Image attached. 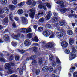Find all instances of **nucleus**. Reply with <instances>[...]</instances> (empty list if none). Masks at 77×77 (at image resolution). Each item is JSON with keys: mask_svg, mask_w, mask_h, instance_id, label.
Listing matches in <instances>:
<instances>
[{"mask_svg": "<svg viewBox=\"0 0 77 77\" xmlns=\"http://www.w3.org/2000/svg\"><path fill=\"white\" fill-rule=\"evenodd\" d=\"M15 64L14 63H11L10 64L9 63H6L4 66V67L6 69L8 70L7 73L8 74H12L13 72H14V71L11 70V66H14Z\"/></svg>", "mask_w": 77, "mask_h": 77, "instance_id": "nucleus-1", "label": "nucleus"}, {"mask_svg": "<svg viewBox=\"0 0 77 77\" xmlns=\"http://www.w3.org/2000/svg\"><path fill=\"white\" fill-rule=\"evenodd\" d=\"M58 23H56L55 25H53L52 26L50 24H47L45 25V26L47 28H49V29H54L56 27L55 29L56 30H61V32H64V30L62 29L61 30V29L58 26Z\"/></svg>", "mask_w": 77, "mask_h": 77, "instance_id": "nucleus-2", "label": "nucleus"}, {"mask_svg": "<svg viewBox=\"0 0 77 77\" xmlns=\"http://www.w3.org/2000/svg\"><path fill=\"white\" fill-rule=\"evenodd\" d=\"M43 35L44 36L46 37H48L50 36V34H51V35L49 37V38H53L54 37V33L53 32L51 31V32H50V31L48 30H46L43 32Z\"/></svg>", "mask_w": 77, "mask_h": 77, "instance_id": "nucleus-3", "label": "nucleus"}, {"mask_svg": "<svg viewBox=\"0 0 77 77\" xmlns=\"http://www.w3.org/2000/svg\"><path fill=\"white\" fill-rule=\"evenodd\" d=\"M72 51L69 57V59L70 60L74 59V58L77 57V55L75 53V52H76V49H75V47H72Z\"/></svg>", "mask_w": 77, "mask_h": 77, "instance_id": "nucleus-4", "label": "nucleus"}, {"mask_svg": "<svg viewBox=\"0 0 77 77\" xmlns=\"http://www.w3.org/2000/svg\"><path fill=\"white\" fill-rule=\"evenodd\" d=\"M20 31L21 33H30L32 32V29L30 28H22L20 29Z\"/></svg>", "mask_w": 77, "mask_h": 77, "instance_id": "nucleus-5", "label": "nucleus"}, {"mask_svg": "<svg viewBox=\"0 0 77 77\" xmlns=\"http://www.w3.org/2000/svg\"><path fill=\"white\" fill-rule=\"evenodd\" d=\"M9 12V8L7 7H4L3 8V10H0V14H2L4 13L5 15L8 14V13Z\"/></svg>", "mask_w": 77, "mask_h": 77, "instance_id": "nucleus-6", "label": "nucleus"}, {"mask_svg": "<svg viewBox=\"0 0 77 77\" xmlns=\"http://www.w3.org/2000/svg\"><path fill=\"white\" fill-rule=\"evenodd\" d=\"M29 11L31 12L29 14V15L31 18H34L35 14V8H32V9H30Z\"/></svg>", "mask_w": 77, "mask_h": 77, "instance_id": "nucleus-7", "label": "nucleus"}, {"mask_svg": "<svg viewBox=\"0 0 77 77\" xmlns=\"http://www.w3.org/2000/svg\"><path fill=\"white\" fill-rule=\"evenodd\" d=\"M21 19L22 20V24L23 25H26L28 23V20L27 18L24 17H21Z\"/></svg>", "mask_w": 77, "mask_h": 77, "instance_id": "nucleus-8", "label": "nucleus"}, {"mask_svg": "<svg viewBox=\"0 0 77 77\" xmlns=\"http://www.w3.org/2000/svg\"><path fill=\"white\" fill-rule=\"evenodd\" d=\"M63 34V33L61 32H57L56 33V35L58 38H62V37H64V36L66 35V33L64 32Z\"/></svg>", "mask_w": 77, "mask_h": 77, "instance_id": "nucleus-9", "label": "nucleus"}, {"mask_svg": "<svg viewBox=\"0 0 77 77\" xmlns=\"http://www.w3.org/2000/svg\"><path fill=\"white\" fill-rule=\"evenodd\" d=\"M68 44L66 41H64L61 42V46L62 48H66L68 47Z\"/></svg>", "mask_w": 77, "mask_h": 77, "instance_id": "nucleus-10", "label": "nucleus"}, {"mask_svg": "<svg viewBox=\"0 0 77 77\" xmlns=\"http://www.w3.org/2000/svg\"><path fill=\"white\" fill-rule=\"evenodd\" d=\"M38 3L40 4L38 6V8L39 9H42V8H43L44 9L45 11H47V8H46V7L43 5L42 3V2H41V1L38 2Z\"/></svg>", "mask_w": 77, "mask_h": 77, "instance_id": "nucleus-11", "label": "nucleus"}, {"mask_svg": "<svg viewBox=\"0 0 77 77\" xmlns=\"http://www.w3.org/2000/svg\"><path fill=\"white\" fill-rule=\"evenodd\" d=\"M54 45V43L50 42L46 44L45 47L46 48H50L51 47H53Z\"/></svg>", "mask_w": 77, "mask_h": 77, "instance_id": "nucleus-12", "label": "nucleus"}, {"mask_svg": "<svg viewBox=\"0 0 77 77\" xmlns=\"http://www.w3.org/2000/svg\"><path fill=\"white\" fill-rule=\"evenodd\" d=\"M44 14V12L42 11H39L38 14H37L35 16V18L36 19H39V17H40V15H43Z\"/></svg>", "mask_w": 77, "mask_h": 77, "instance_id": "nucleus-13", "label": "nucleus"}, {"mask_svg": "<svg viewBox=\"0 0 77 77\" xmlns=\"http://www.w3.org/2000/svg\"><path fill=\"white\" fill-rule=\"evenodd\" d=\"M56 3H57V4H59L60 5L61 8H65V7L64 5V3L63 1H58Z\"/></svg>", "mask_w": 77, "mask_h": 77, "instance_id": "nucleus-14", "label": "nucleus"}, {"mask_svg": "<svg viewBox=\"0 0 77 77\" xmlns=\"http://www.w3.org/2000/svg\"><path fill=\"white\" fill-rule=\"evenodd\" d=\"M75 67H71L70 69V72L69 73V77H71L72 76V74L74 72V70L75 69Z\"/></svg>", "mask_w": 77, "mask_h": 77, "instance_id": "nucleus-15", "label": "nucleus"}, {"mask_svg": "<svg viewBox=\"0 0 77 77\" xmlns=\"http://www.w3.org/2000/svg\"><path fill=\"white\" fill-rule=\"evenodd\" d=\"M9 22V19L8 17H5L3 20V24L6 26L8 25Z\"/></svg>", "mask_w": 77, "mask_h": 77, "instance_id": "nucleus-16", "label": "nucleus"}, {"mask_svg": "<svg viewBox=\"0 0 77 77\" xmlns=\"http://www.w3.org/2000/svg\"><path fill=\"white\" fill-rule=\"evenodd\" d=\"M52 15L51 12V11L49 12L46 17V20H49L50 19V17H51Z\"/></svg>", "mask_w": 77, "mask_h": 77, "instance_id": "nucleus-17", "label": "nucleus"}, {"mask_svg": "<svg viewBox=\"0 0 77 77\" xmlns=\"http://www.w3.org/2000/svg\"><path fill=\"white\" fill-rule=\"evenodd\" d=\"M24 44L26 46H29L30 45V41L29 40H26L24 42Z\"/></svg>", "mask_w": 77, "mask_h": 77, "instance_id": "nucleus-18", "label": "nucleus"}, {"mask_svg": "<svg viewBox=\"0 0 77 77\" xmlns=\"http://www.w3.org/2000/svg\"><path fill=\"white\" fill-rule=\"evenodd\" d=\"M36 56L35 55H32L31 56L30 58L28 57L26 59V60L28 61L30 59H36Z\"/></svg>", "mask_w": 77, "mask_h": 77, "instance_id": "nucleus-19", "label": "nucleus"}, {"mask_svg": "<svg viewBox=\"0 0 77 77\" xmlns=\"http://www.w3.org/2000/svg\"><path fill=\"white\" fill-rule=\"evenodd\" d=\"M3 38L5 41H8V39H9V36L5 34L4 35Z\"/></svg>", "mask_w": 77, "mask_h": 77, "instance_id": "nucleus-20", "label": "nucleus"}, {"mask_svg": "<svg viewBox=\"0 0 77 77\" xmlns=\"http://www.w3.org/2000/svg\"><path fill=\"white\" fill-rule=\"evenodd\" d=\"M24 5H25V2L23 1L19 4L18 6H19V7H23Z\"/></svg>", "mask_w": 77, "mask_h": 77, "instance_id": "nucleus-21", "label": "nucleus"}, {"mask_svg": "<svg viewBox=\"0 0 77 77\" xmlns=\"http://www.w3.org/2000/svg\"><path fill=\"white\" fill-rule=\"evenodd\" d=\"M17 13L19 15H21L23 13V10L22 9H19L17 11Z\"/></svg>", "mask_w": 77, "mask_h": 77, "instance_id": "nucleus-22", "label": "nucleus"}, {"mask_svg": "<svg viewBox=\"0 0 77 77\" xmlns=\"http://www.w3.org/2000/svg\"><path fill=\"white\" fill-rule=\"evenodd\" d=\"M69 42L70 45H72L74 42V40L73 39L70 38L69 40Z\"/></svg>", "mask_w": 77, "mask_h": 77, "instance_id": "nucleus-23", "label": "nucleus"}, {"mask_svg": "<svg viewBox=\"0 0 77 77\" xmlns=\"http://www.w3.org/2000/svg\"><path fill=\"white\" fill-rule=\"evenodd\" d=\"M67 33L69 35H72L73 34V32L71 30H69L67 32Z\"/></svg>", "mask_w": 77, "mask_h": 77, "instance_id": "nucleus-24", "label": "nucleus"}, {"mask_svg": "<svg viewBox=\"0 0 77 77\" xmlns=\"http://www.w3.org/2000/svg\"><path fill=\"white\" fill-rule=\"evenodd\" d=\"M68 16L70 18H72V17H74H74H75L76 18L77 17V15H74L72 14H70L68 15Z\"/></svg>", "mask_w": 77, "mask_h": 77, "instance_id": "nucleus-25", "label": "nucleus"}, {"mask_svg": "<svg viewBox=\"0 0 77 77\" xmlns=\"http://www.w3.org/2000/svg\"><path fill=\"white\" fill-rule=\"evenodd\" d=\"M32 39L34 41H35V42H38V41H39L38 38V37L36 36H35Z\"/></svg>", "mask_w": 77, "mask_h": 77, "instance_id": "nucleus-26", "label": "nucleus"}, {"mask_svg": "<svg viewBox=\"0 0 77 77\" xmlns=\"http://www.w3.org/2000/svg\"><path fill=\"white\" fill-rule=\"evenodd\" d=\"M46 5V6H47L48 9H51V5H50V3H47L46 4H44V5Z\"/></svg>", "mask_w": 77, "mask_h": 77, "instance_id": "nucleus-27", "label": "nucleus"}, {"mask_svg": "<svg viewBox=\"0 0 77 77\" xmlns=\"http://www.w3.org/2000/svg\"><path fill=\"white\" fill-rule=\"evenodd\" d=\"M46 5V6H47L48 9H51V5H50V3H47L46 4H44V5Z\"/></svg>", "mask_w": 77, "mask_h": 77, "instance_id": "nucleus-28", "label": "nucleus"}, {"mask_svg": "<svg viewBox=\"0 0 77 77\" xmlns=\"http://www.w3.org/2000/svg\"><path fill=\"white\" fill-rule=\"evenodd\" d=\"M7 3V0H0V3L2 4H6Z\"/></svg>", "mask_w": 77, "mask_h": 77, "instance_id": "nucleus-29", "label": "nucleus"}, {"mask_svg": "<svg viewBox=\"0 0 77 77\" xmlns=\"http://www.w3.org/2000/svg\"><path fill=\"white\" fill-rule=\"evenodd\" d=\"M64 52L66 54H68L70 53V50L69 49H66L65 50Z\"/></svg>", "mask_w": 77, "mask_h": 77, "instance_id": "nucleus-30", "label": "nucleus"}, {"mask_svg": "<svg viewBox=\"0 0 77 77\" xmlns=\"http://www.w3.org/2000/svg\"><path fill=\"white\" fill-rule=\"evenodd\" d=\"M58 20V18L56 17H54L52 18V21L53 23H55Z\"/></svg>", "mask_w": 77, "mask_h": 77, "instance_id": "nucleus-31", "label": "nucleus"}, {"mask_svg": "<svg viewBox=\"0 0 77 77\" xmlns=\"http://www.w3.org/2000/svg\"><path fill=\"white\" fill-rule=\"evenodd\" d=\"M66 11H67V10L65 8L60 10V12H63V13L66 12Z\"/></svg>", "mask_w": 77, "mask_h": 77, "instance_id": "nucleus-32", "label": "nucleus"}, {"mask_svg": "<svg viewBox=\"0 0 77 77\" xmlns=\"http://www.w3.org/2000/svg\"><path fill=\"white\" fill-rule=\"evenodd\" d=\"M42 63V58L38 59V63L41 65Z\"/></svg>", "mask_w": 77, "mask_h": 77, "instance_id": "nucleus-33", "label": "nucleus"}, {"mask_svg": "<svg viewBox=\"0 0 77 77\" xmlns=\"http://www.w3.org/2000/svg\"><path fill=\"white\" fill-rule=\"evenodd\" d=\"M9 8L11 10H14L15 8V7L14 5H10Z\"/></svg>", "mask_w": 77, "mask_h": 77, "instance_id": "nucleus-34", "label": "nucleus"}, {"mask_svg": "<svg viewBox=\"0 0 77 77\" xmlns=\"http://www.w3.org/2000/svg\"><path fill=\"white\" fill-rule=\"evenodd\" d=\"M49 59L51 61H53L54 60V57L52 55H49Z\"/></svg>", "mask_w": 77, "mask_h": 77, "instance_id": "nucleus-35", "label": "nucleus"}, {"mask_svg": "<svg viewBox=\"0 0 77 77\" xmlns=\"http://www.w3.org/2000/svg\"><path fill=\"white\" fill-rule=\"evenodd\" d=\"M53 70V68L52 67H49L48 68V71H49V72H51Z\"/></svg>", "mask_w": 77, "mask_h": 77, "instance_id": "nucleus-36", "label": "nucleus"}, {"mask_svg": "<svg viewBox=\"0 0 77 77\" xmlns=\"http://www.w3.org/2000/svg\"><path fill=\"white\" fill-rule=\"evenodd\" d=\"M59 24L61 26H63L64 25V21H61L59 22Z\"/></svg>", "mask_w": 77, "mask_h": 77, "instance_id": "nucleus-37", "label": "nucleus"}, {"mask_svg": "<svg viewBox=\"0 0 77 77\" xmlns=\"http://www.w3.org/2000/svg\"><path fill=\"white\" fill-rule=\"evenodd\" d=\"M42 70L44 72H47V71L48 70V67L47 66L43 67L42 69Z\"/></svg>", "mask_w": 77, "mask_h": 77, "instance_id": "nucleus-38", "label": "nucleus"}, {"mask_svg": "<svg viewBox=\"0 0 77 77\" xmlns=\"http://www.w3.org/2000/svg\"><path fill=\"white\" fill-rule=\"evenodd\" d=\"M20 36L21 34H19L18 35H15L14 36L15 38L16 39H17V40H18L19 37H20Z\"/></svg>", "mask_w": 77, "mask_h": 77, "instance_id": "nucleus-39", "label": "nucleus"}, {"mask_svg": "<svg viewBox=\"0 0 77 77\" xmlns=\"http://www.w3.org/2000/svg\"><path fill=\"white\" fill-rule=\"evenodd\" d=\"M32 2L31 0H28L26 2V4L28 5H32Z\"/></svg>", "mask_w": 77, "mask_h": 77, "instance_id": "nucleus-40", "label": "nucleus"}, {"mask_svg": "<svg viewBox=\"0 0 77 77\" xmlns=\"http://www.w3.org/2000/svg\"><path fill=\"white\" fill-rule=\"evenodd\" d=\"M17 51L21 53H25V51L23 50H20V49H17Z\"/></svg>", "mask_w": 77, "mask_h": 77, "instance_id": "nucleus-41", "label": "nucleus"}, {"mask_svg": "<svg viewBox=\"0 0 77 77\" xmlns=\"http://www.w3.org/2000/svg\"><path fill=\"white\" fill-rule=\"evenodd\" d=\"M12 3L14 5H17L18 3V1L17 0H13Z\"/></svg>", "mask_w": 77, "mask_h": 77, "instance_id": "nucleus-42", "label": "nucleus"}, {"mask_svg": "<svg viewBox=\"0 0 77 77\" xmlns=\"http://www.w3.org/2000/svg\"><path fill=\"white\" fill-rule=\"evenodd\" d=\"M27 36L28 38H32V34L31 33H29L27 34Z\"/></svg>", "mask_w": 77, "mask_h": 77, "instance_id": "nucleus-43", "label": "nucleus"}, {"mask_svg": "<svg viewBox=\"0 0 77 77\" xmlns=\"http://www.w3.org/2000/svg\"><path fill=\"white\" fill-rule=\"evenodd\" d=\"M12 45L14 47H15L17 45V42H12Z\"/></svg>", "mask_w": 77, "mask_h": 77, "instance_id": "nucleus-44", "label": "nucleus"}, {"mask_svg": "<svg viewBox=\"0 0 77 77\" xmlns=\"http://www.w3.org/2000/svg\"><path fill=\"white\" fill-rule=\"evenodd\" d=\"M0 61L3 62H5L6 60L4 58H0Z\"/></svg>", "mask_w": 77, "mask_h": 77, "instance_id": "nucleus-45", "label": "nucleus"}, {"mask_svg": "<svg viewBox=\"0 0 77 77\" xmlns=\"http://www.w3.org/2000/svg\"><path fill=\"white\" fill-rule=\"evenodd\" d=\"M33 51H35V52H36V51H37V50L38 49V48L37 47H33Z\"/></svg>", "mask_w": 77, "mask_h": 77, "instance_id": "nucleus-46", "label": "nucleus"}, {"mask_svg": "<svg viewBox=\"0 0 77 77\" xmlns=\"http://www.w3.org/2000/svg\"><path fill=\"white\" fill-rule=\"evenodd\" d=\"M38 30L39 32H41L43 30V28L42 27H40L38 28Z\"/></svg>", "mask_w": 77, "mask_h": 77, "instance_id": "nucleus-47", "label": "nucleus"}, {"mask_svg": "<svg viewBox=\"0 0 77 77\" xmlns=\"http://www.w3.org/2000/svg\"><path fill=\"white\" fill-rule=\"evenodd\" d=\"M73 77H77V72H75L74 73Z\"/></svg>", "mask_w": 77, "mask_h": 77, "instance_id": "nucleus-48", "label": "nucleus"}, {"mask_svg": "<svg viewBox=\"0 0 77 77\" xmlns=\"http://www.w3.org/2000/svg\"><path fill=\"white\" fill-rule=\"evenodd\" d=\"M44 21V18H41L39 20V21L40 22H41V23H43Z\"/></svg>", "mask_w": 77, "mask_h": 77, "instance_id": "nucleus-49", "label": "nucleus"}, {"mask_svg": "<svg viewBox=\"0 0 77 77\" xmlns=\"http://www.w3.org/2000/svg\"><path fill=\"white\" fill-rule=\"evenodd\" d=\"M36 60H35L32 61V65H33L35 64L36 63Z\"/></svg>", "mask_w": 77, "mask_h": 77, "instance_id": "nucleus-50", "label": "nucleus"}, {"mask_svg": "<svg viewBox=\"0 0 77 77\" xmlns=\"http://www.w3.org/2000/svg\"><path fill=\"white\" fill-rule=\"evenodd\" d=\"M56 62L57 63H60V61L59 60V58H57L56 59Z\"/></svg>", "mask_w": 77, "mask_h": 77, "instance_id": "nucleus-51", "label": "nucleus"}, {"mask_svg": "<svg viewBox=\"0 0 77 77\" xmlns=\"http://www.w3.org/2000/svg\"><path fill=\"white\" fill-rule=\"evenodd\" d=\"M19 56H15V59L17 61V60H19Z\"/></svg>", "mask_w": 77, "mask_h": 77, "instance_id": "nucleus-52", "label": "nucleus"}, {"mask_svg": "<svg viewBox=\"0 0 77 77\" xmlns=\"http://www.w3.org/2000/svg\"><path fill=\"white\" fill-rule=\"evenodd\" d=\"M9 18L10 19V20L11 21H12V18H13V17H12V14H10L9 15Z\"/></svg>", "mask_w": 77, "mask_h": 77, "instance_id": "nucleus-53", "label": "nucleus"}, {"mask_svg": "<svg viewBox=\"0 0 77 77\" xmlns=\"http://www.w3.org/2000/svg\"><path fill=\"white\" fill-rule=\"evenodd\" d=\"M52 65L53 66H55L56 65V63L55 61H53L52 62Z\"/></svg>", "mask_w": 77, "mask_h": 77, "instance_id": "nucleus-54", "label": "nucleus"}, {"mask_svg": "<svg viewBox=\"0 0 77 77\" xmlns=\"http://www.w3.org/2000/svg\"><path fill=\"white\" fill-rule=\"evenodd\" d=\"M43 62H44V65H47V63L48 62V61L45 60H43Z\"/></svg>", "mask_w": 77, "mask_h": 77, "instance_id": "nucleus-55", "label": "nucleus"}, {"mask_svg": "<svg viewBox=\"0 0 77 77\" xmlns=\"http://www.w3.org/2000/svg\"><path fill=\"white\" fill-rule=\"evenodd\" d=\"M13 59H14V57L12 55H11L10 58H9V60H13Z\"/></svg>", "mask_w": 77, "mask_h": 77, "instance_id": "nucleus-56", "label": "nucleus"}, {"mask_svg": "<svg viewBox=\"0 0 77 77\" xmlns=\"http://www.w3.org/2000/svg\"><path fill=\"white\" fill-rule=\"evenodd\" d=\"M22 68L23 70H25V69H26V65H25V64H24L23 65Z\"/></svg>", "mask_w": 77, "mask_h": 77, "instance_id": "nucleus-57", "label": "nucleus"}, {"mask_svg": "<svg viewBox=\"0 0 77 77\" xmlns=\"http://www.w3.org/2000/svg\"><path fill=\"white\" fill-rule=\"evenodd\" d=\"M19 72L20 74H22L23 72V70L21 69H20L19 70Z\"/></svg>", "mask_w": 77, "mask_h": 77, "instance_id": "nucleus-58", "label": "nucleus"}, {"mask_svg": "<svg viewBox=\"0 0 77 77\" xmlns=\"http://www.w3.org/2000/svg\"><path fill=\"white\" fill-rule=\"evenodd\" d=\"M32 5L33 6H35V5H36V2L35 1H34L33 0L32 1Z\"/></svg>", "mask_w": 77, "mask_h": 77, "instance_id": "nucleus-59", "label": "nucleus"}, {"mask_svg": "<svg viewBox=\"0 0 77 77\" xmlns=\"http://www.w3.org/2000/svg\"><path fill=\"white\" fill-rule=\"evenodd\" d=\"M15 20L16 21H19V18L18 17H16L14 18Z\"/></svg>", "mask_w": 77, "mask_h": 77, "instance_id": "nucleus-60", "label": "nucleus"}, {"mask_svg": "<svg viewBox=\"0 0 77 77\" xmlns=\"http://www.w3.org/2000/svg\"><path fill=\"white\" fill-rule=\"evenodd\" d=\"M39 72H40L39 69H37V70L36 72V74H37V75L38 74H39Z\"/></svg>", "mask_w": 77, "mask_h": 77, "instance_id": "nucleus-61", "label": "nucleus"}, {"mask_svg": "<svg viewBox=\"0 0 77 77\" xmlns=\"http://www.w3.org/2000/svg\"><path fill=\"white\" fill-rule=\"evenodd\" d=\"M10 77H17V75L15 74H13L11 75V76Z\"/></svg>", "mask_w": 77, "mask_h": 77, "instance_id": "nucleus-62", "label": "nucleus"}, {"mask_svg": "<svg viewBox=\"0 0 77 77\" xmlns=\"http://www.w3.org/2000/svg\"><path fill=\"white\" fill-rule=\"evenodd\" d=\"M13 27L14 28H16V25H15V22H14L13 23Z\"/></svg>", "mask_w": 77, "mask_h": 77, "instance_id": "nucleus-63", "label": "nucleus"}, {"mask_svg": "<svg viewBox=\"0 0 77 77\" xmlns=\"http://www.w3.org/2000/svg\"><path fill=\"white\" fill-rule=\"evenodd\" d=\"M33 28L35 30H36L37 29V26L35 25H34L33 26Z\"/></svg>", "mask_w": 77, "mask_h": 77, "instance_id": "nucleus-64", "label": "nucleus"}]
</instances>
